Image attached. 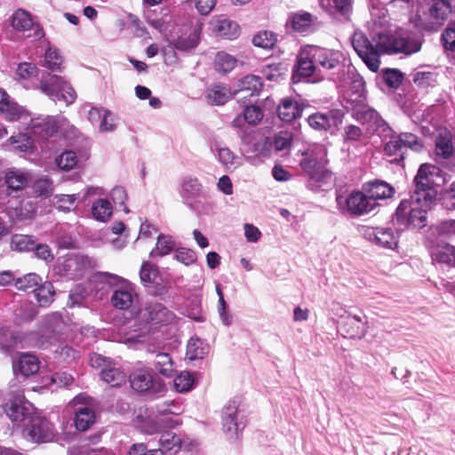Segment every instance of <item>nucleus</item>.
<instances>
[{
  "label": "nucleus",
  "instance_id": "9d476101",
  "mask_svg": "<svg viewBox=\"0 0 455 455\" xmlns=\"http://www.w3.org/2000/svg\"><path fill=\"white\" fill-rule=\"evenodd\" d=\"M336 201L339 210L347 211L355 215H362L374 210L371 201L368 200V196L363 190V192L354 191L347 196L339 195Z\"/></svg>",
  "mask_w": 455,
  "mask_h": 455
},
{
  "label": "nucleus",
  "instance_id": "8fccbe9b",
  "mask_svg": "<svg viewBox=\"0 0 455 455\" xmlns=\"http://www.w3.org/2000/svg\"><path fill=\"white\" fill-rule=\"evenodd\" d=\"M261 87V80L255 75L245 76L241 81V91L250 92V95L258 94Z\"/></svg>",
  "mask_w": 455,
  "mask_h": 455
},
{
  "label": "nucleus",
  "instance_id": "1a4fd4ad",
  "mask_svg": "<svg viewBox=\"0 0 455 455\" xmlns=\"http://www.w3.org/2000/svg\"><path fill=\"white\" fill-rule=\"evenodd\" d=\"M23 435L35 443L50 442L54 436L53 427L45 418L35 414L25 425Z\"/></svg>",
  "mask_w": 455,
  "mask_h": 455
},
{
  "label": "nucleus",
  "instance_id": "774afa93",
  "mask_svg": "<svg viewBox=\"0 0 455 455\" xmlns=\"http://www.w3.org/2000/svg\"><path fill=\"white\" fill-rule=\"evenodd\" d=\"M116 127L113 114L109 110L103 112V116L100 120L99 131L100 132H113Z\"/></svg>",
  "mask_w": 455,
  "mask_h": 455
},
{
  "label": "nucleus",
  "instance_id": "bf43d9fd",
  "mask_svg": "<svg viewBox=\"0 0 455 455\" xmlns=\"http://www.w3.org/2000/svg\"><path fill=\"white\" fill-rule=\"evenodd\" d=\"M55 355L59 360L70 363L76 358L77 352L68 345H60L55 350Z\"/></svg>",
  "mask_w": 455,
  "mask_h": 455
},
{
  "label": "nucleus",
  "instance_id": "aec40b11",
  "mask_svg": "<svg viewBox=\"0 0 455 455\" xmlns=\"http://www.w3.org/2000/svg\"><path fill=\"white\" fill-rule=\"evenodd\" d=\"M181 447V439L175 433L163 432L160 438V448L150 450L149 455H175Z\"/></svg>",
  "mask_w": 455,
  "mask_h": 455
},
{
  "label": "nucleus",
  "instance_id": "603ef678",
  "mask_svg": "<svg viewBox=\"0 0 455 455\" xmlns=\"http://www.w3.org/2000/svg\"><path fill=\"white\" fill-rule=\"evenodd\" d=\"M311 24V15L307 12L296 13L291 17L292 28L299 32H304Z\"/></svg>",
  "mask_w": 455,
  "mask_h": 455
},
{
  "label": "nucleus",
  "instance_id": "20e7f679",
  "mask_svg": "<svg viewBox=\"0 0 455 455\" xmlns=\"http://www.w3.org/2000/svg\"><path fill=\"white\" fill-rule=\"evenodd\" d=\"M172 402L156 405V411L149 413L148 409L136 416L135 424L142 432L147 434H155L160 431H165L166 428H173L179 426L181 421L179 418V411Z\"/></svg>",
  "mask_w": 455,
  "mask_h": 455
},
{
  "label": "nucleus",
  "instance_id": "37998d69",
  "mask_svg": "<svg viewBox=\"0 0 455 455\" xmlns=\"http://www.w3.org/2000/svg\"><path fill=\"white\" fill-rule=\"evenodd\" d=\"M36 241L28 235L16 234L12 235L11 248L20 252L28 251L34 248Z\"/></svg>",
  "mask_w": 455,
  "mask_h": 455
},
{
  "label": "nucleus",
  "instance_id": "09e8293b",
  "mask_svg": "<svg viewBox=\"0 0 455 455\" xmlns=\"http://www.w3.org/2000/svg\"><path fill=\"white\" fill-rule=\"evenodd\" d=\"M8 141L12 145V148L19 152H27L31 149L33 146L32 140L27 134L23 133H19L16 136H11Z\"/></svg>",
  "mask_w": 455,
  "mask_h": 455
},
{
  "label": "nucleus",
  "instance_id": "b1692460",
  "mask_svg": "<svg viewBox=\"0 0 455 455\" xmlns=\"http://www.w3.org/2000/svg\"><path fill=\"white\" fill-rule=\"evenodd\" d=\"M302 108L296 100L283 99L278 106L277 114L283 122H291L301 116Z\"/></svg>",
  "mask_w": 455,
  "mask_h": 455
},
{
  "label": "nucleus",
  "instance_id": "2f4dec72",
  "mask_svg": "<svg viewBox=\"0 0 455 455\" xmlns=\"http://www.w3.org/2000/svg\"><path fill=\"white\" fill-rule=\"evenodd\" d=\"M230 90L222 84H214L207 92V100L212 105H223L231 98Z\"/></svg>",
  "mask_w": 455,
  "mask_h": 455
},
{
  "label": "nucleus",
  "instance_id": "e2e57ef3",
  "mask_svg": "<svg viewBox=\"0 0 455 455\" xmlns=\"http://www.w3.org/2000/svg\"><path fill=\"white\" fill-rule=\"evenodd\" d=\"M442 41L444 48L449 51H455V23H451L442 34Z\"/></svg>",
  "mask_w": 455,
  "mask_h": 455
},
{
  "label": "nucleus",
  "instance_id": "a211bd4d",
  "mask_svg": "<svg viewBox=\"0 0 455 455\" xmlns=\"http://www.w3.org/2000/svg\"><path fill=\"white\" fill-rule=\"evenodd\" d=\"M363 190L366 193L368 200L371 201L374 209L378 205V200L390 198L395 193L394 188L382 180L368 182L363 185Z\"/></svg>",
  "mask_w": 455,
  "mask_h": 455
},
{
  "label": "nucleus",
  "instance_id": "a19ab883",
  "mask_svg": "<svg viewBox=\"0 0 455 455\" xmlns=\"http://www.w3.org/2000/svg\"><path fill=\"white\" fill-rule=\"evenodd\" d=\"M175 247V242L170 235H160L157 238L156 248L150 252L151 256H165Z\"/></svg>",
  "mask_w": 455,
  "mask_h": 455
},
{
  "label": "nucleus",
  "instance_id": "f257e3e1",
  "mask_svg": "<svg viewBox=\"0 0 455 455\" xmlns=\"http://www.w3.org/2000/svg\"><path fill=\"white\" fill-rule=\"evenodd\" d=\"M352 45L367 68L373 72L379 68L381 55L394 52L411 54L419 52L421 47L419 43L410 41L402 34H378L370 41L361 31L354 33Z\"/></svg>",
  "mask_w": 455,
  "mask_h": 455
},
{
  "label": "nucleus",
  "instance_id": "7c9ffc66",
  "mask_svg": "<svg viewBox=\"0 0 455 455\" xmlns=\"http://www.w3.org/2000/svg\"><path fill=\"white\" fill-rule=\"evenodd\" d=\"M209 352V347L198 338H191L187 345V357L190 361L202 359Z\"/></svg>",
  "mask_w": 455,
  "mask_h": 455
},
{
  "label": "nucleus",
  "instance_id": "4c0bfd02",
  "mask_svg": "<svg viewBox=\"0 0 455 455\" xmlns=\"http://www.w3.org/2000/svg\"><path fill=\"white\" fill-rule=\"evenodd\" d=\"M433 259L449 266L455 265V247L450 244L438 245L432 252Z\"/></svg>",
  "mask_w": 455,
  "mask_h": 455
},
{
  "label": "nucleus",
  "instance_id": "49530a36",
  "mask_svg": "<svg viewBox=\"0 0 455 455\" xmlns=\"http://www.w3.org/2000/svg\"><path fill=\"white\" fill-rule=\"evenodd\" d=\"M276 43L275 35L270 31H259L252 38V44L262 49H272Z\"/></svg>",
  "mask_w": 455,
  "mask_h": 455
},
{
  "label": "nucleus",
  "instance_id": "4d7b16f0",
  "mask_svg": "<svg viewBox=\"0 0 455 455\" xmlns=\"http://www.w3.org/2000/svg\"><path fill=\"white\" fill-rule=\"evenodd\" d=\"M284 68L281 64H270L262 68L263 76L269 81H277L284 74Z\"/></svg>",
  "mask_w": 455,
  "mask_h": 455
},
{
  "label": "nucleus",
  "instance_id": "72a5a7b5",
  "mask_svg": "<svg viewBox=\"0 0 455 455\" xmlns=\"http://www.w3.org/2000/svg\"><path fill=\"white\" fill-rule=\"evenodd\" d=\"M28 181V173L20 170L12 169L5 174V183L7 187L12 190L22 189Z\"/></svg>",
  "mask_w": 455,
  "mask_h": 455
},
{
  "label": "nucleus",
  "instance_id": "680f3d73",
  "mask_svg": "<svg viewBox=\"0 0 455 455\" xmlns=\"http://www.w3.org/2000/svg\"><path fill=\"white\" fill-rule=\"evenodd\" d=\"M76 199V195H59L54 197V204L58 209L68 212L73 208Z\"/></svg>",
  "mask_w": 455,
  "mask_h": 455
},
{
  "label": "nucleus",
  "instance_id": "69168bd1",
  "mask_svg": "<svg viewBox=\"0 0 455 455\" xmlns=\"http://www.w3.org/2000/svg\"><path fill=\"white\" fill-rule=\"evenodd\" d=\"M175 259L180 263L189 266L196 261V254L191 249L180 248L175 252Z\"/></svg>",
  "mask_w": 455,
  "mask_h": 455
},
{
  "label": "nucleus",
  "instance_id": "0e129e2a",
  "mask_svg": "<svg viewBox=\"0 0 455 455\" xmlns=\"http://www.w3.org/2000/svg\"><path fill=\"white\" fill-rule=\"evenodd\" d=\"M403 146L399 136H394L385 145V152L388 156H403Z\"/></svg>",
  "mask_w": 455,
  "mask_h": 455
},
{
  "label": "nucleus",
  "instance_id": "f3484780",
  "mask_svg": "<svg viewBox=\"0 0 455 455\" xmlns=\"http://www.w3.org/2000/svg\"><path fill=\"white\" fill-rule=\"evenodd\" d=\"M222 419L225 430L229 433L231 436H236L238 432L245 426L235 402H231L225 406Z\"/></svg>",
  "mask_w": 455,
  "mask_h": 455
},
{
  "label": "nucleus",
  "instance_id": "ddd939ff",
  "mask_svg": "<svg viewBox=\"0 0 455 455\" xmlns=\"http://www.w3.org/2000/svg\"><path fill=\"white\" fill-rule=\"evenodd\" d=\"M131 387L138 392L149 391L153 394H160L165 387L162 382L155 381L153 376L145 369H139L130 376Z\"/></svg>",
  "mask_w": 455,
  "mask_h": 455
},
{
  "label": "nucleus",
  "instance_id": "c03bdc74",
  "mask_svg": "<svg viewBox=\"0 0 455 455\" xmlns=\"http://www.w3.org/2000/svg\"><path fill=\"white\" fill-rule=\"evenodd\" d=\"M235 64L236 60L232 55L224 52H218L214 59L215 68L219 72H230L234 69Z\"/></svg>",
  "mask_w": 455,
  "mask_h": 455
},
{
  "label": "nucleus",
  "instance_id": "13d9d810",
  "mask_svg": "<svg viewBox=\"0 0 455 455\" xmlns=\"http://www.w3.org/2000/svg\"><path fill=\"white\" fill-rule=\"evenodd\" d=\"M413 82L419 87L431 86L436 82V76L428 71H418L413 76Z\"/></svg>",
  "mask_w": 455,
  "mask_h": 455
},
{
  "label": "nucleus",
  "instance_id": "f704fd0d",
  "mask_svg": "<svg viewBox=\"0 0 455 455\" xmlns=\"http://www.w3.org/2000/svg\"><path fill=\"white\" fill-rule=\"evenodd\" d=\"M101 379L112 387L121 386L125 383L126 375L119 368L110 365L100 371Z\"/></svg>",
  "mask_w": 455,
  "mask_h": 455
},
{
  "label": "nucleus",
  "instance_id": "39448f33",
  "mask_svg": "<svg viewBox=\"0 0 455 455\" xmlns=\"http://www.w3.org/2000/svg\"><path fill=\"white\" fill-rule=\"evenodd\" d=\"M432 204H425L422 197L411 195L409 199L403 200L395 212L396 220L401 225L421 228L427 224V212Z\"/></svg>",
  "mask_w": 455,
  "mask_h": 455
},
{
  "label": "nucleus",
  "instance_id": "7ed1b4c3",
  "mask_svg": "<svg viewBox=\"0 0 455 455\" xmlns=\"http://www.w3.org/2000/svg\"><path fill=\"white\" fill-rule=\"evenodd\" d=\"M300 160V167L307 176V187L311 190H316L331 180V173L327 171V151L323 145L315 144L310 146L303 154Z\"/></svg>",
  "mask_w": 455,
  "mask_h": 455
},
{
  "label": "nucleus",
  "instance_id": "a18cd8bd",
  "mask_svg": "<svg viewBox=\"0 0 455 455\" xmlns=\"http://www.w3.org/2000/svg\"><path fill=\"white\" fill-rule=\"evenodd\" d=\"M154 363L156 370L164 376L170 377L173 372V363L169 354H157Z\"/></svg>",
  "mask_w": 455,
  "mask_h": 455
},
{
  "label": "nucleus",
  "instance_id": "423d86ee",
  "mask_svg": "<svg viewBox=\"0 0 455 455\" xmlns=\"http://www.w3.org/2000/svg\"><path fill=\"white\" fill-rule=\"evenodd\" d=\"M40 91L51 100L64 101L66 105L72 104L76 99L74 88L61 76L45 74L39 84Z\"/></svg>",
  "mask_w": 455,
  "mask_h": 455
},
{
  "label": "nucleus",
  "instance_id": "c85d7f7f",
  "mask_svg": "<svg viewBox=\"0 0 455 455\" xmlns=\"http://www.w3.org/2000/svg\"><path fill=\"white\" fill-rule=\"evenodd\" d=\"M112 214V204L106 198L97 199L92 205V215L98 221L107 222Z\"/></svg>",
  "mask_w": 455,
  "mask_h": 455
},
{
  "label": "nucleus",
  "instance_id": "58836bf2",
  "mask_svg": "<svg viewBox=\"0 0 455 455\" xmlns=\"http://www.w3.org/2000/svg\"><path fill=\"white\" fill-rule=\"evenodd\" d=\"M451 12V6L446 0H435L430 10V16L435 20L437 24H442Z\"/></svg>",
  "mask_w": 455,
  "mask_h": 455
},
{
  "label": "nucleus",
  "instance_id": "412c9836",
  "mask_svg": "<svg viewBox=\"0 0 455 455\" xmlns=\"http://www.w3.org/2000/svg\"><path fill=\"white\" fill-rule=\"evenodd\" d=\"M39 364V360L34 355L29 353L21 354L13 361V372L29 377L38 371Z\"/></svg>",
  "mask_w": 455,
  "mask_h": 455
},
{
  "label": "nucleus",
  "instance_id": "5701e85b",
  "mask_svg": "<svg viewBox=\"0 0 455 455\" xmlns=\"http://www.w3.org/2000/svg\"><path fill=\"white\" fill-rule=\"evenodd\" d=\"M217 157L223 168L234 172L243 165V157L236 155L228 147H216Z\"/></svg>",
  "mask_w": 455,
  "mask_h": 455
},
{
  "label": "nucleus",
  "instance_id": "2eb2a0df",
  "mask_svg": "<svg viewBox=\"0 0 455 455\" xmlns=\"http://www.w3.org/2000/svg\"><path fill=\"white\" fill-rule=\"evenodd\" d=\"M339 330L345 338L362 339L367 332L366 317L348 314L341 321Z\"/></svg>",
  "mask_w": 455,
  "mask_h": 455
},
{
  "label": "nucleus",
  "instance_id": "79ce46f5",
  "mask_svg": "<svg viewBox=\"0 0 455 455\" xmlns=\"http://www.w3.org/2000/svg\"><path fill=\"white\" fill-rule=\"evenodd\" d=\"M42 283V278L36 273H29L25 275L21 278H18L15 281V286L18 290L25 291H35Z\"/></svg>",
  "mask_w": 455,
  "mask_h": 455
},
{
  "label": "nucleus",
  "instance_id": "338daca9",
  "mask_svg": "<svg viewBox=\"0 0 455 455\" xmlns=\"http://www.w3.org/2000/svg\"><path fill=\"white\" fill-rule=\"evenodd\" d=\"M38 73V68L36 65L28 62L20 63L17 68V75L21 79H30L36 77Z\"/></svg>",
  "mask_w": 455,
  "mask_h": 455
},
{
  "label": "nucleus",
  "instance_id": "6ab92c4d",
  "mask_svg": "<svg viewBox=\"0 0 455 455\" xmlns=\"http://www.w3.org/2000/svg\"><path fill=\"white\" fill-rule=\"evenodd\" d=\"M312 52L309 45H306L302 47L297 56V65H296V73L295 76L299 77H310L315 75L316 72V63L311 56Z\"/></svg>",
  "mask_w": 455,
  "mask_h": 455
},
{
  "label": "nucleus",
  "instance_id": "6e6552de",
  "mask_svg": "<svg viewBox=\"0 0 455 455\" xmlns=\"http://www.w3.org/2000/svg\"><path fill=\"white\" fill-rule=\"evenodd\" d=\"M35 414L34 406L21 394L13 395L5 403V415L18 427H24Z\"/></svg>",
  "mask_w": 455,
  "mask_h": 455
},
{
  "label": "nucleus",
  "instance_id": "dca6fc26",
  "mask_svg": "<svg viewBox=\"0 0 455 455\" xmlns=\"http://www.w3.org/2000/svg\"><path fill=\"white\" fill-rule=\"evenodd\" d=\"M311 56L315 60L316 66L323 69L330 70L335 68L340 62L342 53L334 49L309 45Z\"/></svg>",
  "mask_w": 455,
  "mask_h": 455
},
{
  "label": "nucleus",
  "instance_id": "5fc2aeb1",
  "mask_svg": "<svg viewBox=\"0 0 455 455\" xmlns=\"http://www.w3.org/2000/svg\"><path fill=\"white\" fill-rule=\"evenodd\" d=\"M194 384L193 376L188 371L180 372L174 379V387L178 392H187Z\"/></svg>",
  "mask_w": 455,
  "mask_h": 455
},
{
  "label": "nucleus",
  "instance_id": "c9c22d12",
  "mask_svg": "<svg viewBox=\"0 0 455 455\" xmlns=\"http://www.w3.org/2000/svg\"><path fill=\"white\" fill-rule=\"evenodd\" d=\"M34 294L40 306L47 307L53 301L55 291L51 283L44 282L35 289Z\"/></svg>",
  "mask_w": 455,
  "mask_h": 455
},
{
  "label": "nucleus",
  "instance_id": "f8f14e48",
  "mask_svg": "<svg viewBox=\"0 0 455 455\" xmlns=\"http://www.w3.org/2000/svg\"><path fill=\"white\" fill-rule=\"evenodd\" d=\"M12 27L17 32L22 33L25 37L34 40L44 36V32L38 24L35 23L30 14L23 10H18L12 17Z\"/></svg>",
  "mask_w": 455,
  "mask_h": 455
},
{
  "label": "nucleus",
  "instance_id": "c756f323",
  "mask_svg": "<svg viewBox=\"0 0 455 455\" xmlns=\"http://www.w3.org/2000/svg\"><path fill=\"white\" fill-rule=\"evenodd\" d=\"M199 31L193 28L188 35H181L173 39L174 46L178 51L189 52L195 49L199 42Z\"/></svg>",
  "mask_w": 455,
  "mask_h": 455
},
{
  "label": "nucleus",
  "instance_id": "864d4df0",
  "mask_svg": "<svg viewBox=\"0 0 455 455\" xmlns=\"http://www.w3.org/2000/svg\"><path fill=\"white\" fill-rule=\"evenodd\" d=\"M62 63V57L59 54L56 49L52 47L48 48L44 54V66L49 69H60Z\"/></svg>",
  "mask_w": 455,
  "mask_h": 455
},
{
  "label": "nucleus",
  "instance_id": "ea45409f",
  "mask_svg": "<svg viewBox=\"0 0 455 455\" xmlns=\"http://www.w3.org/2000/svg\"><path fill=\"white\" fill-rule=\"evenodd\" d=\"M307 123L315 130L326 131L334 124V119L329 114L315 113L308 116Z\"/></svg>",
  "mask_w": 455,
  "mask_h": 455
},
{
  "label": "nucleus",
  "instance_id": "e433bc0d",
  "mask_svg": "<svg viewBox=\"0 0 455 455\" xmlns=\"http://www.w3.org/2000/svg\"><path fill=\"white\" fill-rule=\"evenodd\" d=\"M112 304L119 309H128L133 301V295L131 288L124 287L116 290L111 298Z\"/></svg>",
  "mask_w": 455,
  "mask_h": 455
},
{
  "label": "nucleus",
  "instance_id": "bb28decb",
  "mask_svg": "<svg viewBox=\"0 0 455 455\" xmlns=\"http://www.w3.org/2000/svg\"><path fill=\"white\" fill-rule=\"evenodd\" d=\"M0 111L11 121L18 120L23 116L22 108L12 101L8 93L3 89H0Z\"/></svg>",
  "mask_w": 455,
  "mask_h": 455
},
{
  "label": "nucleus",
  "instance_id": "4be33fe9",
  "mask_svg": "<svg viewBox=\"0 0 455 455\" xmlns=\"http://www.w3.org/2000/svg\"><path fill=\"white\" fill-rule=\"evenodd\" d=\"M145 321L154 323L169 322L172 314L161 303H148L141 312Z\"/></svg>",
  "mask_w": 455,
  "mask_h": 455
},
{
  "label": "nucleus",
  "instance_id": "052dcab7",
  "mask_svg": "<svg viewBox=\"0 0 455 455\" xmlns=\"http://www.w3.org/2000/svg\"><path fill=\"white\" fill-rule=\"evenodd\" d=\"M435 229L439 236L453 238L455 237V220L441 221Z\"/></svg>",
  "mask_w": 455,
  "mask_h": 455
},
{
  "label": "nucleus",
  "instance_id": "de8ad7c7",
  "mask_svg": "<svg viewBox=\"0 0 455 455\" xmlns=\"http://www.w3.org/2000/svg\"><path fill=\"white\" fill-rule=\"evenodd\" d=\"M215 289L219 297L218 313L223 324L228 326L232 323L233 317L227 309V303L224 299L220 283H216Z\"/></svg>",
  "mask_w": 455,
  "mask_h": 455
},
{
  "label": "nucleus",
  "instance_id": "6e6d98bb",
  "mask_svg": "<svg viewBox=\"0 0 455 455\" xmlns=\"http://www.w3.org/2000/svg\"><path fill=\"white\" fill-rule=\"evenodd\" d=\"M57 165L64 171H68L76 166L77 158L73 151H66L56 159Z\"/></svg>",
  "mask_w": 455,
  "mask_h": 455
},
{
  "label": "nucleus",
  "instance_id": "393cba45",
  "mask_svg": "<svg viewBox=\"0 0 455 455\" xmlns=\"http://www.w3.org/2000/svg\"><path fill=\"white\" fill-rule=\"evenodd\" d=\"M75 427L79 431H86L95 422V412L88 405H81L76 409Z\"/></svg>",
  "mask_w": 455,
  "mask_h": 455
},
{
  "label": "nucleus",
  "instance_id": "3c124183",
  "mask_svg": "<svg viewBox=\"0 0 455 455\" xmlns=\"http://www.w3.org/2000/svg\"><path fill=\"white\" fill-rule=\"evenodd\" d=\"M292 134L287 131H282L275 134L273 146L276 151L289 150L291 146Z\"/></svg>",
  "mask_w": 455,
  "mask_h": 455
},
{
  "label": "nucleus",
  "instance_id": "f03ea898",
  "mask_svg": "<svg viewBox=\"0 0 455 455\" xmlns=\"http://www.w3.org/2000/svg\"><path fill=\"white\" fill-rule=\"evenodd\" d=\"M63 326L61 315L59 313H52L44 317L43 325L36 332L10 333V339H7V334L1 329L0 346L5 349L34 347L47 348L52 343V339H57Z\"/></svg>",
  "mask_w": 455,
  "mask_h": 455
},
{
  "label": "nucleus",
  "instance_id": "a878e982",
  "mask_svg": "<svg viewBox=\"0 0 455 455\" xmlns=\"http://www.w3.org/2000/svg\"><path fill=\"white\" fill-rule=\"evenodd\" d=\"M435 152L438 156L448 159L453 156L455 150L452 142V135L444 130L439 132L435 140Z\"/></svg>",
  "mask_w": 455,
  "mask_h": 455
},
{
  "label": "nucleus",
  "instance_id": "9b49d317",
  "mask_svg": "<svg viewBox=\"0 0 455 455\" xmlns=\"http://www.w3.org/2000/svg\"><path fill=\"white\" fill-rule=\"evenodd\" d=\"M361 233L368 241L387 249H395L398 243V235L391 228L363 227Z\"/></svg>",
  "mask_w": 455,
  "mask_h": 455
},
{
  "label": "nucleus",
  "instance_id": "0eeeda50",
  "mask_svg": "<svg viewBox=\"0 0 455 455\" xmlns=\"http://www.w3.org/2000/svg\"><path fill=\"white\" fill-rule=\"evenodd\" d=\"M437 175L438 169L435 166L427 164H421L414 178L415 188L412 195L422 197L425 204H432L436 196L435 184Z\"/></svg>",
  "mask_w": 455,
  "mask_h": 455
},
{
  "label": "nucleus",
  "instance_id": "cd10ccee",
  "mask_svg": "<svg viewBox=\"0 0 455 455\" xmlns=\"http://www.w3.org/2000/svg\"><path fill=\"white\" fill-rule=\"evenodd\" d=\"M180 196L188 200L198 196L203 192V185L196 177H185L180 183Z\"/></svg>",
  "mask_w": 455,
  "mask_h": 455
},
{
  "label": "nucleus",
  "instance_id": "473e14b6",
  "mask_svg": "<svg viewBox=\"0 0 455 455\" xmlns=\"http://www.w3.org/2000/svg\"><path fill=\"white\" fill-rule=\"evenodd\" d=\"M29 129L34 135L44 138L55 132L57 128L54 120L47 117L44 120H32Z\"/></svg>",
  "mask_w": 455,
  "mask_h": 455
},
{
  "label": "nucleus",
  "instance_id": "4468645a",
  "mask_svg": "<svg viewBox=\"0 0 455 455\" xmlns=\"http://www.w3.org/2000/svg\"><path fill=\"white\" fill-rule=\"evenodd\" d=\"M212 33L223 39L233 40L240 35V27L234 21L223 15L214 16L209 23Z\"/></svg>",
  "mask_w": 455,
  "mask_h": 455
}]
</instances>
